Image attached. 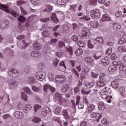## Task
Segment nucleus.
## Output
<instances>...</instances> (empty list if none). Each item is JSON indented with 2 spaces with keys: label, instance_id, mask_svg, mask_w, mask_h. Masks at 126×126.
I'll use <instances>...</instances> for the list:
<instances>
[{
  "label": "nucleus",
  "instance_id": "obj_1",
  "mask_svg": "<svg viewBox=\"0 0 126 126\" xmlns=\"http://www.w3.org/2000/svg\"><path fill=\"white\" fill-rule=\"evenodd\" d=\"M0 8L3 9V10H5V11H6V12H8V13H11L12 16H14V17L18 18V13H17L16 11H12L10 12V10L8 9V6L2 4L0 3Z\"/></svg>",
  "mask_w": 126,
  "mask_h": 126
},
{
  "label": "nucleus",
  "instance_id": "obj_2",
  "mask_svg": "<svg viewBox=\"0 0 126 126\" xmlns=\"http://www.w3.org/2000/svg\"><path fill=\"white\" fill-rule=\"evenodd\" d=\"M89 35H90V31L89 29L86 28H82L81 30V33L80 34L81 38L87 39Z\"/></svg>",
  "mask_w": 126,
  "mask_h": 126
},
{
  "label": "nucleus",
  "instance_id": "obj_3",
  "mask_svg": "<svg viewBox=\"0 0 126 126\" xmlns=\"http://www.w3.org/2000/svg\"><path fill=\"white\" fill-rule=\"evenodd\" d=\"M35 77L37 80L43 81L46 77V73L43 71H38L35 73Z\"/></svg>",
  "mask_w": 126,
  "mask_h": 126
},
{
  "label": "nucleus",
  "instance_id": "obj_4",
  "mask_svg": "<svg viewBox=\"0 0 126 126\" xmlns=\"http://www.w3.org/2000/svg\"><path fill=\"white\" fill-rule=\"evenodd\" d=\"M9 75L12 77H17L19 75V70L15 68H11L8 71Z\"/></svg>",
  "mask_w": 126,
  "mask_h": 126
},
{
  "label": "nucleus",
  "instance_id": "obj_5",
  "mask_svg": "<svg viewBox=\"0 0 126 126\" xmlns=\"http://www.w3.org/2000/svg\"><path fill=\"white\" fill-rule=\"evenodd\" d=\"M9 23L6 20H2L0 21V30H4L8 27Z\"/></svg>",
  "mask_w": 126,
  "mask_h": 126
},
{
  "label": "nucleus",
  "instance_id": "obj_6",
  "mask_svg": "<svg viewBox=\"0 0 126 126\" xmlns=\"http://www.w3.org/2000/svg\"><path fill=\"white\" fill-rule=\"evenodd\" d=\"M91 16L92 17H94L96 19H98V18H100V16H101V14L100 13V11L98 9H94L91 11Z\"/></svg>",
  "mask_w": 126,
  "mask_h": 126
},
{
  "label": "nucleus",
  "instance_id": "obj_7",
  "mask_svg": "<svg viewBox=\"0 0 126 126\" xmlns=\"http://www.w3.org/2000/svg\"><path fill=\"white\" fill-rule=\"evenodd\" d=\"M56 80L59 84L64 83L66 80V77L64 75H57Z\"/></svg>",
  "mask_w": 126,
  "mask_h": 126
},
{
  "label": "nucleus",
  "instance_id": "obj_8",
  "mask_svg": "<svg viewBox=\"0 0 126 126\" xmlns=\"http://www.w3.org/2000/svg\"><path fill=\"white\" fill-rule=\"evenodd\" d=\"M9 86L12 88V89H14L17 87L18 84L15 80H10L8 82Z\"/></svg>",
  "mask_w": 126,
  "mask_h": 126
},
{
  "label": "nucleus",
  "instance_id": "obj_9",
  "mask_svg": "<svg viewBox=\"0 0 126 126\" xmlns=\"http://www.w3.org/2000/svg\"><path fill=\"white\" fill-rule=\"evenodd\" d=\"M51 112V109L49 107H46L45 109L41 112V117L45 118L48 114Z\"/></svg>",
  "mask_w": 126,
  "mask_h": 126
},
{
  "label": "nucleus",
  "instance_id": "obj_10",
  "mask_svg": "<svg viewBox=\"0 0 126 126\" xmlns=\"http://www.w3.org/2000/svg\"><path fill=\"white\" fill-rule=\"evenodd\" d=\"M80 99H81V98L80 97V96L78 95L77 96L76 98V104L75 103V101L74 100L72 99L71 100V103L72 104V108L73 109H74V107H75V105H76V106H77V105H78V104H79V102L80 101Z\"/></svg>",
  "mask_w": 126,
  "mask_h": 126
},
{
  "label": "nucleus",
  "instance_id": "obj_11",
  "mask_svg": "<svg viewBox=\"0 0 126 126\" xmlns=\"http://www.w3.org/2000/svg\"><path fill=\"white\" fill-rule=\"evenodd\" d=\"M33 47L35 50H40L42 48V44L40 42L36 41L33 44Z\"/></svg>",
  "mask_w": 126,
  "mask_h": 126
},
{
  "label": "nucleus",
  "instance_id": "obj_12",
  "mask_svg": "<svg viewBox=\"0 0 126 126\" xmlns=\"http://www.w3.org/2000/svg\"><path fill=\"white\" fill-rule=\"evenodd\" d=\"M69 89V85L66 84L63 86H62L61 88V92L63 93H65V92H67V91Z\"/></svg>",
  "mask_w": 126,
  "mask_h": 126
},
{
  "label": "nucleus",
  "instance_id": "obj_13",
  "mask_svg": "<svg viewBox=\"0 0 126 126\" xmlns=\"http://www.w3.org/2000/svg\"><path fill=\"white\" fill-rule=\"evenodd\" d=\"M14 116L17 119H22L24 115L22 112L19 111H16L14 113Z\"/></svg>",
  "mask_w": 126,
  "mask_h": 126
},
{
  "label": "nucleus",
  "instance_id": "obj_14",
  "mask_svg": "<svg viewBox=\"0 0 126 126\" xmlns=\"http://www.w3.org/2000/svg\"><path fill=\"white\" fill-rule=\"evenodd\" d=\"M101 57H102V54L99 52H94L93 55V58H94V60H99Z\"/></svg>",
  "mask_w": 126,
  "mask_h": 126
},
{
  "label": "nucleus",
  "instance_id": "obj_15",
  "mask_svg": "<svg viewBox=\"0 0 126 126\" xmlns=\"http://www.w3.org/2000/svg\"><path fill=\"white\" fill-rule=\"evenodd\" d=\"M90 24L93 28H98V27H99V23L97 21H91Z\"/></svg>",
  "mask_w": 126,
  "mask_h": 126
},
{
  "label": "nucleus",
  "instance_id": "obj_16",
  "mask_svg": "<svg viewBox=\"0 0 126 126\" xmlns=\"http://www.w3.org/2000/svg\"><path fill=\"white\" fill-rule=\"evenodd\" d=\"M98 108L99 110H100V111H103V110H105V109H106V107L104 102L102 101H100L98 103Z\"/></svg>",
  "mask_w": 126,
  "mask_h": 126
},
{
  "label": "nucleus",
  "instance_id": "obj_17",
  "mask_svg": "<svg viewBox=\"0 0 126 126\" xmlns=\"http://www.w3.org/2000/svg\"><path fill=\"white\" fill-rule=\"evenodd\" d=\"M95 109V105L94 104H91L89 105L88 108L86 109V112L89 113H92L93 110Z\"/></svg>",
  "mask_w": 126,
  "mask_h": 126
},
{
  "label": "nucleus",
  "instance_id": "obj_18",
  "mask_svg": "<svg viewBox=\"0 0 126 126\" xmlns=\"http://www.w3.org/2000/svg\"><path fill=\"white\" fill-rule=\"evenodd\" d=\"M83 74L81 75L82 78H83L84 79L86 78L87 77V74H88V70H87V68H85L83 69L82 70Z\"/></svg>",
  "mask_w": 126,
  "mask_h": 126
},
{
  "label": "nucleus",
  "instance_id": "obj_19",
  "mask_svg": "<svg viewBox=\"0 0 126 126\" xmlns=\"http://www.w3.org/2000/svg\"><path fill=\"white\" fill-rule=\"evenodd\" d=\"M113 29L114 30H116V31H119V30H120V29L122 28L121 25H120V24L117 23H113Z\"/></svg>",
  "mask_w": 126,
  "mask_h": 126
},
{
  "label": "nucleus",
  "instance_id": "obj_20",
  "mask_svg": "<svg viewBox=\"0 0 126 126\" xmlns=\"http://www.w3.org/2000/svg\"><path fill=\"white\" fill-rule=\"evenodd\" d=\"M102 21H111L112 18L109 17L107 14H104L102 16Z\"/></svg>",
  "mask_w": 126,
  "mask_h": 126
},
{
  "label": "nucleus",
  "instance_id": "obj_21",
  "mask_svg": "<svg viewBox=\"0 0 126 126\" xmlns=\"http://www.w3.org/2000/svg\"><path fill=\"white\" fill-rule=\"evenodd\" d=\"M32 109V106L30 104H26L24 108V112L25 113H28L30 110Z\"/></svg>",
  "mask_w": 126,
  "mask_h": 126
},
{
  "label": "nucleus",
  "instance_id": "obj_22",
  "mask_svg": "<svg viewBox=\"0 0 126 126\" xmlns=\"http://www.w3.org/2000/svg\"><path fill=\"white\" fill-rule=\"evenodd\" d=\"M63 34H66L69 32L70 28L68 26L64 25L63 27Z\"/></svg>",
  "mask_w": 126,
  "mask_h": 126
},
{
  "label": "nucleus",
  "instance_id": "obj_23",
  "mask_svg": "<svg viewBox=\"0 0 126 126\" xmlns=\"http://www.w3.org/2000/svg\"><path fill=\"white\" fill-rule=\"evenodd\" d=\"M55 99L59 101V102H61L62 101V99L63 98V96H62V94H60V93L57 92L55 94Z\"/></svg>",
  "mask_w": 126,
  "mask_h": 126
},
{
  "label": "nucleus",
  "instance_id": "obj_24",
  "mask_svg": "<svg viewBox=\"0 0 126 126\" xmlns=\"http://www.w3.org/2000/svg\"><path fill=\"white\" fill-rule=\"evenodd\" d=\"M99 79L102 82H105L106 79H107V75L104 73H101L99 75Z\"/></svg>",
  "mask_w": 126,
  "mask_h": 126
},
{
  "label": "nucleus",
  "instance_id": "obj_25",
  "mask_svg": "<svg viewBox=\"0 0 126 126\" xmlns=\"http://www.w3.org/2000/svg\"><path fill=\"white\" fill-rule=\"evenodd\" d=\"M42 109V106L40 105L36 104L34 106V113H37V112H40Z\"/></svg>",
  "mask_w": 126,
  "mask_h": 126
},
{
  "label": "nucleus",
  "instance_id": "obj_26",
  "mask_svg": "<svg viewBox=\"0 0 126 126\" xmlns=\"http://www.w3.org/2000/svg\"><path fill=\"white\" fill-rule=\"evenodd\" d=\"M52 16L51 17V20L54 21V22H59V19L57 18V15L55 13H53L52 14Z\"/></svg>",
  "mask_w": 126,
  "mask_h": 126
},
{
  "label": "nucleus",
  "instance_id": "obj_27",
  "mask_svg": "<svg viewBox=\"0 0 126 126\" xmlns=\"http://www.w3.org/2000/svg\"><path fill=\"white\" fill-rule=\"evenodd\" d=\"M111 86L114 89H118L119 88V83L116 81H114L111 83Z\"/></svg>",
  "mask_w": 126,
  "mask_h": 126
},
{
  "label": "nucleus",
  "instance_id": "obj_28",
  "mask_svg": "<svg viewBox=\"0 0 126 126\" xmlns=\"http://www.w3.org/2000/svg\"><path fill=\"white\" fill-rule=\"evenodd\" d=\"M85 62H86L88 64L92 63H94V59H93V58H92V57H87L85 59Z\"/></svg>",
  "mask_w": 126,
  "mask_h": 126
},
{
  "label": "nucleus",
  "instance_id": "obj_29",
  "mask_svg": "<svg viewBox=\"0 0 126 126\" xmlns=\"http://www.w3.org/2000/svg\"><path fill=\"white\" fill-rule=\"evenodd\" d=\"M50 85L49 84V83H47L43 86V91L45 93H48V92H49V89H50Z\"/></svg>",
  "mask_w": 126,
  "mask_h": 126
},
{
  "label": "nucleus",
  "instance_id": "obj_30",
  "mask_svg": "<svg viewBox=\"0 0 126 126\" xmlns=\"http://www.w3.org/2000/svg\"><path fill=\"white\" fill-rule=\"evenodd\" d=\"M53 10V6L51 5H48L46 6V8L43 10L44 12H50Z\"/></svg>",
  "mask_w": 126,
  "mask_h": 126
},
{
  "label": "nucleus",
  "instance_id": "obj_31",
  "mask_svg": "<svg viewBox=\"0 0 126 126\" xmlns=\"http://www.w3.org/2000/svg\"><path fill=\"white\" fill-rule=\"evenodd\" d=\"M117 69L118 68L116 66H111L108 68V70L110 72H115Z\"/></svg>",
  "mask_w": 126,
  "mask_h": 126
},
{
  "label": "nucleus",
  "instance_id": "obj_32",
  "mask_svg": "<svg viewBox=\"0 0 126 126\" xmlns=\"http://www.w3.org/2000/svg\"><path fill=\"white\" fill-rule=\"evenodd\" d=\"M95 41L97 43L99 44H103L104 43V39L102 37L98 36L95 38Z\"/></svg>",
  "mask_w": 126,
  "mask_h": 126
},
{
  "label": "nucleus",
  "instance_id": "obj_33",
  "mask_svg": "<svg viewBox=\"0 0 126 126\" xmlns=\"http://www.w3.org/2000/svg\"><path fill=\"white\" fill-rule=\"evenodd\" d=\"M119 68L121 71H125L126 70V65L125 63H121V65L119 67Z\"/></svg>",
  "mask_w": 126,
  "mask_h": 126
},
{
  "label": "nucleus",
  "instance_id": "obj_34",
  "mask_svg": "<svg viewBox=\"0 0 126 126\" xmlns=\"http://www.w3.org/2000/svg\"><path fill=\"white\" fill-rule=\"evenodd\" d=\"M62 107L57 106L55 109V114H56V115H60V114H61V112H62Z\"/></svg>",
  "mask_w": 126,
  "mask_h": 126
},
{
  "label": "nucleus",
  "instance_id": "obj_35",
  "mask_svg": "<svg viewBox=\"0 0 126 126\" xmlns=\"http://www.w3.org/2000/svg\"><path fill=\"white\" fill-rule=\"evenodd\" d=\"M24 90L25 92H26V93H27V94H29V95L33 94V93H32L31 90H30V89L28 87L24 88Z\"/></svg>",
  "mask_w": 126,
  "mask_h": 126
},
{
  "label": "nucleus",
  "instance_id": "obj_36",
  "mask_svg": "<svg viewBox=\"0 0 126 126\" xmlns=\"http://www.w3.org/2000/svg\"><path fill=\"white\" fill-rule=\"evenodd\" d=\"M82 53H83L82 49L79 48L75 51V55H76V56H80V55H82Z\"/></svg>",
  "mask_w": 126,
  "mask_h": 126
},
{
  "label": "nucleus",
  "instance_id": "obj_37",
  "mask_svg": "<svg viewBox=\"0 0 126 126\" xmlns=\"http://www.w3.org/2000/svg\"><path fill=\"white\" fill-rule=\"evenodd\" d=\"M67 52L69 53L70 56H72L73 55V49L71 46H69L68 47L66 48Z\"/></svg>",
  "mask_w": 126,
  "mask_h": 126
},
{
  "label": "nucleus",
  "instance_id": "obj_38",
  "mask_svg": "<svg viewBox=\"0 0 126 126\" xmlns=\"http://www.w3.org/2000/svg\"><path fill=\"white\" fill-rule=\"evenodd\" d=\"M77 45L78 46H79V47L83 48V47H85V42L79 40L77 42Z\"/></svg>",
  "mask_w": 126,
  "mask_h": 126
},
{
  "label": "nucleus",
  "instance_id": "obj_39",
  "mask_svg": "<svg viewBox=\"0 0 126 126\" xmlns=\"http://www.w3.org/2000/svg\"><path fill=\"white\" fill-rule=\"evenodd\" d=\"M18 20L20 21V22H22L23 23V22H25L26 21V18L23 16H20Z\"/></svg>",
  "mask_w": 126,
  "mask_h": 126
},
{
  "label": "nucleus",
  "instance_id": "obj_40",
  "mask_svg": "<svg viewBox=\"0 0 126 126\" xmlns=\"http://www.w3.org/2000/svg\"><path fill=\"white\" fill-rule=\"evenodd\" d=\"M50 34V32H49L48 30H44L42 33V36L43 37H48V35Z\"/></svg>",
  "mask_w": 126,
  "mask_h": 126
},
{
  "label": "nucleus",
  "instance_id": "obj_41",
  "mask_svg": "<svg viewBox=\"0 0 126 126\" xmlns=\"http://www.w3.org/2000/svg\"><path fill=\"white\" fill-rule=\"evenodd\" d=\"M119 91L120 92L121 95H124L126 93V89L124 87H120L119 89Z\"/></svg>",
  "mask_w": 126,
  "mask_h": 126
},
{
  "label": "nucleus",
  "instance_id": "obj_42",
  "mask_svg": "<svg viewBox=\"0 0 126 126\" xmlns=\"http://www.w3.org/2000/svg\"><path fill=\"white\" fill-rule=\"evenodd\" d=\"M21 97L24 100V101H27L28 97H27V95L25 94V93L24 92H22L21 93Z\"/></svg>",
  "mask_w": 126,
  "mask_h": 126
},
{
  "label": "nucleus",
  "instance_id": "obj_43",
  "mask_svg": "<svg viewBox=\"0 0 126 126\" xmlns=\"http://www.w3.org/2000/svg\"><path fill=\"white\" fill-rule=\"evenodd\" d=\"M33 58H38V51H32L30 54Z\"/></svg>",
  "mask_w": 126,
  "mask_h": 126
},
{
  "label": "nucleus",
  "instance_id": "obj_44",
  "mask_svg": "<svg viewBox=\"0 0 126 126\" xmlns=\"http://www.w3.org/2000/svg\"><path fill=\"white\" fill-rule=\"evenodd\" d=\"M32 90L34 92H39L41 90V88L37 87L35 86H32Z\"/></svg>",
  "mask_w": 126,
  "mask_h": 126
},
{
  "label": "nucleus",
  "instance_id": "obj_45",
  "mask_svg": "<svg viewBox=\"0 0 126 126\" xmlns=\"http://www.w3.org/2000/svg\"><path fill=\"white\" fill-rule=\"evenodd\" d=\"M71 38L73 42H77V41H78V39H79L78 36L75 34L73 35Z\"/></svg>",
  "mask_w": 126,
  "mask_h": 126
},
{
  "label": "nucleus",
  "instance_id": "obj_46",
  "mask_svg": "<svg viewBox=\"0 0 126 126\" xmlns=\"http://www.w3.org/2000/svg\"><path fill=\"white\" fill-rule=\"evenodd\" d=\"M58 46L59 48L65 47V44L63 41H60L58 43Z\"/></svg>",
  "mask_w": 126,
  "mask_h": 126
},
{
  "label": "nucleus",
  "instance_id": "obj_47",
  "mask_svg": "<svg viewBox=\"0 0 126 126\" xmlns=\"http://www.w3.org/2000/svg\"><path fill=\"white\" fill-rule=\"evenodd\" d=\"M126 42V39L125 38H121L118 40V44L122 45V44H125Z\"/></svg>",
  "mask_w": 126,
  "mask_h": 126
},
{
  "label": "nucleus",
  "instance_id": "obj_48",
  "mask_svg": "<svg viewBox=\"0 0 126 126\" xmlns=\"http://www.w3.org/2000/svg\"><path fill=\"white\" fill-rule=\"evenodd\" d=\"M25 3H26V1L24 0H20L16 1V4L19 6L25 4Z\"/></svg>",
  "mask_w": 126,
  "mask_h": 126
},
{
  "label": "nucleus",
  "instance_id": "obj_49",
  "mask_svg": "<svg viewBox=\"0 0 126 126\" xmlns=\"http://www.w3.org/2000/svg\"><path fill=\"white\" fill-rule=\"evenodd\" d=\"M22 43L23 44V46H19L21 49H24V48H26V47H27V46L28 45V43H26V42H25V40H23L22 41Z\"/></svg>",
  "mask_w": 126,
  "mask_h": 126
},
{
  "label": "nucleus",
  "instance_id": "obj_50",
  "mask_svg": "<svg viewBox=\"0 0 126 126\" xmlns=\"http://www.w3.org/2000/svg\"><path fill=\"white\" fill-rule=\"evenodd\" d=\"M32 122L34 123H38L41 122V118H39L37 117H34L33 119H32Z\"/></svg>",
  "mask_w": 126,
  "mask_h": 126
},
{
  "label": "nucleus",
  "instance_id": "obj_51",
  "mask_svg": "<svg viewBox=\"0 0 126 126\" xmlns=\"http://www.w3.org/2000/svg\"><path fill=\"white\" fill-rule=\"evenodd\" d=\"M98 1L97 0H90V5H97Z\"/></svg>",
  "mask_w": 126,
  "mask_h": 126
},
{
  "label": "nucleus",
  "instance_id": "obj_52",
  "mask_svg": "<svg viewBox=\"0 0 126 126\" xmlns=\"http://www.w3.org/2000/svg\"><path fill=\"white\" fill-rule=\"evenodd\" d=\"M122 63V61H118L117 63L116 62H113V64L115 65V66H118L119 67L121 65Z\"/></svg>",
  "mask_w": 126,
  "mask_h": 126
},
{
  "label": "nucleus",
  "instance_id": "obj_53",
  "mask_svg": "<svg viewBox=\"0 0 126 126\" xmlns=\"http://www.w3.org/2000/svg\"><path fill=\"white\" fill-rule=\"evenodd\" d=\"M59 63H60V60H59L57 58H55L54 60V63H53L54 66L56 67L57 65H58Z\"/></svg>",
  "mask_w": 126,
  "mask_h": 126
},
{
  "label": "nucleus",
  "instance_id": "obj_54",
  "mask_svg": "<svg viewBox=\"0 0 126 126\" xmlns=\"http://www.w3.org/2000/svg\"><path fill=\"white\" fill-rule=\"evenodd\" d=\"M96 85H97L98 87H103L105 85V83L103 82H101L100 81H98L96 83Z\"/></svg>",
  "mask_w": 126,
  "mask_h": 126
},
{
  "label": "nucleus",
  "instance_id": "obj_55",
  "mask_svg": "<svg viewBox=\"0 0 126 126\" xmlns=\"http://www.w3.org/2000/svg\"><path fill=\"white\" fill-rule=\"evenodd\" d=\"M95 118H96V121L97 122H99V121H100V119L102 118V115H101V114H100L99 113H96Z\"/></svg>",
  "mask_w": 126,
  "mask_h": 126
},
{
  "label": "nucleus",
  "instance_id": "obj_56",
  "mask_svg": "<svg viewBox=\"0 0 126 126\" xmlns=\"http://www.w3.org/2000/svg\"><path fill=\"white\" fill-rule=\"evenodd\" d=\"M28 82L30 84H34V83H35V80L34 79V77H32L30 78L28 80Z\"/></svg>",
  "mask_w": 126,
  "mask_h": 126
},
{
  "label": "nucleus",
  "instance_id": "obj_57",
  "mask_svg": "<svg viewBox=\"0 0 126 126\" xmlns=\"http://www.w3.org/2000/svg\"><path fill=\"white\" fill-rule=\"evenodd\" d=\"M66 1V0H58L57 3H58V4L63 5V4L65 3Z\"/></svg>",
  "mask_w": 126,
  "mask_h": 126
},
{
  "label": "nucleus",
  "instance_id": "obj_58",
  "mask_svg": "<svg viewBox=\"0 0 126 126\" xmlns=\"http://www.w3.org/2000/svg\"><path fill=\"white\" fill-rule=\"evenodd\" d=\"M63 116L65 117V118H66V119H67V118H68V113H67V111H66V110H63Z\"/></svg>",
  "mask_w": 126,
  "mask_h": 126
},
{
  "label": "nucleus",
  "instance_id": "obj_59",
  "mask_svg": "<svg viewBox=\"0 0 126 126\" xmlns=\"http://www.w3.org/2000/svg\"><path fill=\"white\" fill-rule=\"evenodd\" d=\"M31 2L33 5H37V4H39V0H31Z\"/></svg>",
  "mask_w": 126,
  "mask_h": 126
},
{
  "label": "nucleus",
  "instance_id": "obj_60",
  "mask_svg": "<svg viewBox=\"0 0 126 126\" xmlns=\"http://www.w3.org/2000/svg\"><path fill=\"white\" fill-rule=\"evenodd\" d=\"M118 50L120 52H126V47L124 46H120L119 47Z\"/></svg>",
  "mask_w": 126,
  "mask_h": 126
},
{
  "label": "nucleus",
  "instance_id": "obj_61",
  "mask_svg": "<svg viewBox=\"0 0 126 126\" xmlns=\"http://www.w3.org/2000/svg\"><path fill=\"white\" fill-rule=\"evenodd\" d=\"M88 47L90 49H93L94 48V45L92 44L91 41L90 40L88 41Z\"/></svg>",
  "mask_w": 126,
  "mask_h": 126
},
{
  "label": "nucleus",
  "instance_id": "obj_62",
  "mask_svg": "<svg viewBox=\"0 0 126 126\" xmlns=\"http://www.w3.org/2000/svg\"><path fill=\"white\" fill-rule=\"evenodd\" d=\"M112 54V48H109L107 49L106 52V55L107 56H110Z\"/></svg>",
  "mask_w": 126,
  "mask_h": 126
},
{
  "label": "nucleus",
  "instance_id": "obj_63",
  "mask_svg": "<svg viewBox=\"0 0 126 126\" xmlns=\"http://www.w3.org/2000/svg\"><path fill=\"white\" fill-rule=\"evenodd\" d=\"M10 118H11V116H10L9 114H4L3 115V120H7Z\"/></svg>",
  "mask_w": 126,
  "mask_h": 126
},
{
  "label": "nucleus",
  "instance_id": "obj_64",
  "mask_svg": "<svg viewBox=\"0 0 126 126\" xmlns=\"http://www.w3.org/2000/svg\"><path fill=\"white\" fill-rule=\"evenodd\" d=\"M80 19H84V20H87V21H89L91 19L90 17H88L86 16H83V17H82L80 18Z\"/></svg>",
  "mask_w": 126,
  "mask_h": 126
}]
</instances>
